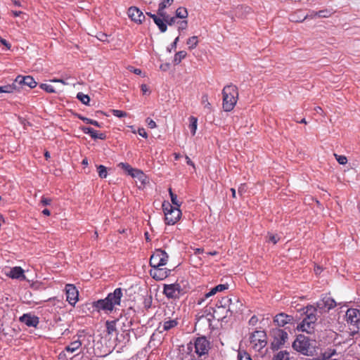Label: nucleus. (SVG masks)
Masks as SVG:
<instances>
[{
	"instance_id": "3",
	"label": "nucleus",
	"mask_w": 360,
	"mask_h": 360,
	"mask_svg": "<svg viewBox=\"0 0 360 360\" xmlns=\"http://www.w3.org/2000/svg\"><path fill=\"white\" fill-rule=\"evenodd\" d=\"M292 347L304 355L312 356L315 352V341L310 340L305 335H299L293 342Z\"/></svg>"
},
{
	"instance_id": "50",
	"label": "nucleus",
	"mask_w": 360,
	"mask_h": 360,
	"mask_svg": "<svg viewBox=\"0 0 360 360\" xmlns=\"http://www.w3.org/2000/svg\"><path fill=\"white\" fill-rule=\"evenodd\" d=\"M112 113L114 116H116L117 117H124L127 116V114L126 112L119 110H112Z\"/></svg>"
},
{
	"instance_id": "58",
	"label": "nucleus",
	"mask_w": 360,
	"mask_h": 360,
	"mask_svg": "<svg viewBox=\"0 0 360 360\" xmlns=\"http://www.w3.org/2000/svg\"><path fill=\"white\" fill-rule=\"evenodd\" d=\"M138 133H139V134L141 136H142L143 138H147L148 137V134H147L146 131H145V129L143 128L139 129Z\"/></svg>"
},
{
	"instance_id": "7",
	"label": "nucleus",
	"mask_w": 360,
	"mask_h": 360,
	"mask_svg": "<svg viewBox=\"0 0 360 360\" xmlns=\"http://www.w3.org/2000/svg\"><path fill=\"white\" fill-rule=\"evenodd\" d=\"M345 316L347 323L352 326L350 328L352 333H357L360 328V309L349 308L347 310Z\"/></svg>"
},
{
	"instance_id": "59",
	"label": "nucleus",
	"mask_w": 360,
	"mask_h": 360,
	"mask_svg": "<svg viewBox=\"0 0 360 360\" xmlns=\"http://www.w3.org/2000/svg\"><path fill=\"white\" fill-rule=\"evenodd\" d=\"M129 70L131 71V72H133L134 74L136 75H141V70L140 69H138V68H134V67H131L130 66L129 68Z\"/></svg>"
},
{
	"instance_id": "24",
	"label": "nucleus",
	"mask_w": 360,
	"mask_h": 360,
	"mask_svg": "<svg viewBox=\"0 0 360 360\" xmlns=\"http://www.w3.org/2000/svg\"><path fill=\"white\" fill-rule=\"evenodd\" d=\"M79 300V291L73 284L69 283V304L75 306Z\"/></svg>"
},
{
	"instance_id": "4",
	"label": "nucleus",
	"mask_w": 360,
	"mask_h": 360,
	"mask_svg": "<svg viewBox=\"0 0 360 360\" xmlns=\"http://www.w3.org/2000/svg\"><path fill=\"white\" fill-rule=\"evenodd\" d=\"M223 108L225 111L232 110L237 103L238 89L234 85L226 86L222 90Z\"/></svg>"
},
{
	"instance_id": "37",
	"label": "nucleus",
	"mask_w": 360,
	"mask_h": 360,
	"mask_svg": "<svg viewBox=\"0 0 360 360\" xmlns=\"http://www.w3.org/2000/svg\"><path fill=\"white\" fill-rule=\"evenodd\" d=\"M336 353L335 349H327L324 352L321 354V357H320L322 359L326 360H333V359H331V357L335 355Z\"/></svg>"
},
{
	"instance_id": "51",
	"label": "nucleus",
	"mask_w": 360,
	"mask_h": 360,
	"mask_svg": "<svg viewBox=\"0 0 360 360\" xmlns=\"http://www.w3.org/2000/svg\"><path fill=\"white\" fill-rule=\"evenodd\" d=\"M315 15H317L319 17H322V18H327L330 15V11H328L327 10H323V11H319V12H316Z\"/></svg>"
},
{
	"instance_id": "12",
	"label": "nucleus",
	"mask_w": 360,
	"mask_h": 360,
	"mask_svg": "<svg viewBox=\"0 0 360 360\" xmlns=\"http://www.w3.org/2000/svg\"><path fill=\"white\" fill-rule=\"evenodd\" d=\"M336 302L332 297L326 295L317 302L316 309L319 310L321 313L327 312L336 307Z\"/></svg>"
},
{
	"instance_id": "29",
	"label": "nucleus",
	"mask_w": 360,
	"mask_h": 360,
	"mask_svg": "<svg viewBox=\"0 0 360 360\" xmlns=\"http://www.w3.org/2000/svg\"><path fill=\"white\" fill-rule=\"evenodd\" d=\"M314 325L311 323L307 322V321L303 320L302 323L299 325L298 328L302 331H305L307 333H311L314 329Z\"/></svg>"
},
{
	"instance_id": "20",
	"label": "nucleus",
	"mask_w": 360,
	"mask_h": 360,
	"mask_svg": "<svg viewBox=\"0 0 360 360\" xmlns=\"http://www.w3.org/2000/svg\"><path fill=\"white\" fill-rule=\"evenodd\" d=\"M21 323H25L28 327L36 328L39 323V318L31 314H24L19 318Z\"/></svg>"
},
{
	"instance_id": "55",
	"label": "nucleus",
	"mask_w": 360,
	"mask_h": 360,
	"mask_svg": "<svg viewBox=\"0 0 360 360\" xmlns=\"http://www.w3.org/2000/svg\"><path fill=\"white\" fill-rule=\"evenodd\" d=\"M258 322V318L256 316H252L249 321L250 325L255 326Z\"/></svg>"
},
{
	"instance_id": "13",
	"label": "nucleus",
	"mask_w": 360,
	"mask_h": 360,
	"mask_svg": "<svg viewBox=\"0 0 360 360\" xmlns=\"http://www.w3.org/2000/svg\"><path fill=\"white\" fill-rule=\"evenodd\" d=\"M163 293L167 298L178 299L182 293V289L180 284L172 283L164 285Z\"/></svg>"
},
{
	"instance_id": "43",
	"label": "nucleus",
	"mask_w": 360,
	"mask_h": 360,
	"mask_svg": "<svg viewBox=\"0 0 360 360\" xmlns=\"http://www.w3.org/2000/svg\"><path fill=\"white\" fill-rule=\"evenodd\" d=\"M97 171L101 178H105L108 175L107 168L103 165L98 166Z\"/></svg>"
},
{
	"instance_id": "57",
	"label": "nucleus",
	"mask_w": 360,
	"mask_h": 360,
	"mask_svg": "<svg viewBox=\"0 0 360 360\" xmlns=\"http://www.w3.org/2000/svg\"><path fill=\"white\" fill-rule=\"evenodd\" d=\"M278 239L279 238L277 237L276 235H270L269 240L272 242L274 244H276L278 242Z\"/></svg>"
},
{
	"instance_id": "49",
	"label": "nucleus",
	"mask_w": 360,
	"mask_h": 360,
	"mask_svg": "<svg viewBox=\"0 0 360 360\" xmlns=\"http://www.w3.org/2000/svg\"><path fill=\"white\" fill-rule=\"evenodd\" d=\"M79 118L81 120H82L83 121L86 122L87 124H93L96 127H101V124L98 122L96 120H91V119H89L87 117H82V116H79Z\"/></svg>"
},
{
	"instance_id": "30",
	"label": "nucleus",
	"mask_w": 360,
	"mask_h": 360,
	"mask_svg": "<svg viewBox=\"0 0 360 360\" xmlns=\"http://www.w3.org/2000/svg\"><path fill=\"white\" fill-rule=\"evenodd\" d=\"M116 323L117 321H107L105 322L106 331L108 335L112 334L114 332H116Z\"/></svg>"
},
{
	"instance_id": "48",
	"label": "nucleus",
	"mask_w": 360,
	"mask_h": 360,
	"mask_svg": "<svg viewBox=\"0 0 360 360\" xmlns=\"http://www.w3.org/2000/svg\"><path fill=\"white\" fill-rule=\"evenodd\" d=\"M202 103L204 105L205 108H207L209 111H211V104L208 101L207 95L205 94L202 96Z\"/></svg>"
},
{
	"instance_id": "35",
	"label": "nucleus",
	"mask_w": 360,
	"mask_h": 360,
	"mask_svg": "<svg viewBox=\"0 0 360 360\" xmlns=\"http://www.w3.org/2000/svg\"><path fill=\"white\" fill-rule=\"evenodd\" d=\"M186 44L188 46V49L190 50H192V49H195L198 46V37L197 36H193V37L188 38V40H187Z\"/></svg>"
},
{
	"instance_id": "5",
	"label": "nucleus",
	"mask_w": 360,
	"mask_h": 360,
	"mask_svg": "<svg viewBox=\"0 0 360 360\" xmlns=\"http://www.w3.org/2000/svg\"><path fill=\"white\" fill-rule=\"evenodd\" d=\"M162 209L165 213V220L167 225H174L181 217V212L178 207H174L169 202L162 203Z\"/></svg>"
},
{
	"instance_id": "44",
	"label": "nucleus",
	"mask_w": 360,
	"mask_h": 360,
	"mask_svg": "<svg viewBox=\"0 0 360 360\" xmlns=\"http://www.w3.org/2000/svg\"><path fill=\"white\" fill-rule=\"evenodd\" d=\"M77 98L84 104L87 105L90 101V98L88 95L84 94L82 93H78L77 94Z\"/></svg>"
},
{
	"instance_id": "2",
	"label": "nucleus",
	"mask_w": 360,
	"mask_h": 360,
	"mask_svg": "<svg viewBox=\"0 0 360 360\" xmlns=\"http://www.w3.org/2000/svg\"><path fill=\"white\" fill-rule=\"evenodd\" d=\"M122 296V290L120 288H116L113 292L109 293L105 299L94 302L92 307L98 311L101 310L112 311L115 305H119L120 304Z\"/></svg>"
},
{
	"instance_id": "36",
	"label": "nucleus",
	"mask_w": 360,
	"mask_h": 360,
	"mask_svg": "<svg viewBox=\"0 0 360 360\" xmlns=\"http://www.w3.org/2000/svg\"><path fill=\"white\" fill-rule=\"evenodd\" d=\"M186 55L187 53L184 51L177 52L174 56V63L176 65L179 64L181 60L186 58Z\"/></svg>"
},
{
	"instance_id": "28",
	"label": "nucleus",
	"mask_w": 360,
	"mask_h": 360,
	"mask_svg": "<svg viewBox=\"0 0 360 360\" xmlns=\"http://www.w3.org/2000/svg\"><path fill=\"white\" fill-rule=\"evenodd\" d=\"M316 310L317 309L316 308H314L312 307H307L306 311L307 316L303 320L307 321V322L311 323L312 324H314L316 321V316L314 314V311Z\"/></svg>"
},
{
	"instance_id": "27",
	"label": "nucleus",
	"mask_w": 360,
	"mask_h": 360,
	"mask_svg": "<svg viewBox=\"0 0 360 360\" xmlns=\"http://www.w3.org/2000/svg\"><path fill=\"white\" fill-rule=\"evenodd\" d=\"M174 0H161V2L159 4L158 9V16H165V9L172 5Z\"/></svg>"
},
{
	"instance_id": "6",
	"label": "nucleus",
	"mask_w": 360,
	"mask_h": 360,
	"mask_svg": "<svg viewBox=\"0 0 360 360\" xmlns=\"http://www.w3.org/2000/svg\"><path fill=\"white\" fill-rule=\"evenodd\" d=\"M135 310L131 307L122 310L119 318L115 319L123 332L130 330L135 316Z\"/></svg>"
},
{
	"instance_id": "14",
	"label": "nucleus",
	"mask_w": 360,
	"mask_h": 360,
	"mask_svg": "<svg viewBox=\"0 0 360 360\" xmlns=\"http://www.w3.org/2000/svg\"><path fill=\"white\" fill-rule=\"evenodd\" d=\"M195 352L199 356L207 354L210 349V342L205 337L198 338L194 343Z\"/></svg>"
},
{
	"instance_id": "11",
	"label": "nucleus",
	"mask_w": 360,
	"mask_h": 360,
	"mask_svg": "<svg viewBox=\"0 0 360 360\" xmlns=\"http://www.w3.org/2000/svg\"><path fill=\"white\" fill-rule=\"evenodd\" d=\"M273 341L271 342V348L273 349H278L288 339V333L281 329H274L272 331Z\"/></svg>"
},
{
	"instance_id": "40",
	"label": "nucleus",
	"mask_w": 360,
	"mask_h": 360,
	"mask_svg": "<svg viewBox=\"0 0 360 360\" xmlns=\"http://www.w3.org/2000/svg\"><path fill=\"white\" fill-rule=\"evenodd\" d=\"M190 125L189 128L191 129L192 135H195L196 129H197V118L194 117H191L190 118Z\"/></svg>"
},
{
	"instance_id": "63",
	"label": "nucleus",
	"mask_w": 360,
	"mask_h": 360,
	"mask_svg": "<svg viewBox=\"0 0 360 360\" xmlns=\"http://www.w3.org/2000/svg\"><path fill=\"white\" fill-rule=\"evenodd\" d=\"M11 12L14 17H18L22 13V11H12Z\"/></svg>"
},
{
	"instance_id": "32",
	"label": "nucleus",
	"mask_w": 360,
	"mask_h": 360,
	"mask_svg": "<svg viewBox=\"0 0 360 360\" xmlns=\"http://www.w3.org/2000/svg\"><path fill=\"white\" fill-rule=\"evenodd\" d=\"M231 297H222L220 300L218 301L217 304V307L218 308H227L229 307V304H231Z\"/></svg>"
},
{
	"instance_id": "18",
	"label": "nucleus",
	"mask_w": 360,
	"mask_h": 360,
	"mask_svg": "<svg viewBox=\"0 0 360 360\" xmlns=\"http://www.w3.org/2000/svg\"><path fill=\"white\" fill-rule=\"evenodd\" d=\"M274 321L278 326L283 327L287 324H292L294 319L292 316L281 313L274 317Z\"/></svg>"
},
{
	"instance_id": "17",
	"label": "nucleus",
	"mask_w": 360,
	"mask_h": 360,
	"mask_svg": "<svg viewBox=\"0 0 360 360\" xmlns=\"http://www.w3.org/2000/svg\"><path fill=\"white\" fill-rule=\"evenodd\" d=\"M118 166L128 172L132 177L137 178L144 182V174L139 169L132 168L128 163L120 162Z\"/></svg>"
},
{
	"instance_id": "39",
	"label": "nucleus",
	"mask_w": 360,
	"mask_h": 360,
	"mask_svg": "<svg viewBox=\"0 0 360 360\" xmlns=\"http://www.w3.org/2000/svg\"><path fill=\"white\" fill-rule=\"evenodd\" d=\"M188 16V11L186 8L180 7L176 11V17L179 18H186Z\"/></svg>"
},
{
	"instance_id": "52",
	"label": "nucleus",
	"mask_w": 360,
	"mask_h": 360,
	"mask_svg": "<svg viewBox=\"0 0 360 360\" xmlns=\"http://www.w3.org/2000/svg\"><path fill=\"white\" fill-rule=\"evenodd\" d=\"M96 37L98 40L101 41H105L107 39V34L103 32L98 33Z\"/></svg>"
},
{
	"instance_id": "34",
	"label": "nucleus",
	"mask_w": 360,
	"mask_h": 360,
	"mask_svg": "<svg viewBox=\"0 0 360 360\" xmlns=\"http://www.w3.org/2000/svg\"><path fill=\"white\" fill-rule=\"evenodd\" d=\"M15 90H16V86L15 83L0 86V94L13 93Z\"/></svg>"
},
{
	"instance_id": "56",
	"label": "nucleus",
	"mask_w": 360,
	"mask_h": 360,
	"mask_svg": "<svg viewBox=\"0 0 360 360\" xmlns=\"http://www.w3.org/2000/svg\"><path fill=\"white\" fill-rule=\"evenodd\" d=\"M51 202V200L48 198L43 197L41 200V203L43 205H50Z\"/></svg>"
},
{
	"instance_id": "21",
	"label": "nucleus",
	"mask_w": 360,
	"mask_h": 360,
	"mask_svg": "<svg viewBox=\"0 0 360 360\" xmlns=\"http://www.w3.org/2000/svg\"><path fill=\"white\" fill-rule=\"evenodd\" d=\"M169 270L165 268H153L150 270V276L156 281H161L167 278L169 274Z\"/></svg>"
},
{
	"instance_id": "45",
	"label": "nucleus",
	"mask_w": 360,
	"mask_h": 360,
	"mask_svg": "<svg viewBox=\"0 0 360 360\" xmlns=\"http://www.w3.org/2000/svg\"><path fill=\"white\" fill-rule=\"evenodd\" d=\"M238 360H252L250 355L245 351H239L238 354Z\"/></svg>"
},
{
	"instance_id": "62",
	"label": "nucleus",
	"mask_w": 360,
	"mask_h": 360,
	"mask_svg": "<svg viewBox=\"0 0 360 360\" xmlns=\"http://www.w3.org/2000/svg\"><path fill=\"white\" fill-rule=\"evenodd\" d=\"M141 89L143 94H146L149 91L146 84H141Z\"/></svg>"
},
{
	"instance_id": "31",
	"label": "nucleus",
	"mask_w": 360,
	"mask_h": 360,
	"mask_svg": "<svg viewBox=\"0 0 360 360\" xmlns=\"http://www.w3.org/2000/svg\"><path fill=\"white\" fill-rule=\"evenodd\" d=\"M162 17L154 18V22L158 25V28L162 32L167 31V27L164 19H161Z\"/></svg>"
},
{
	"instance_id": "19",
	"label": "nucleus",
	"mask_w": 360,
	"mask_h": 360,
	"mask_svg": "<svg viewBox=\"0 0 360 360\" xmlns=\"http://www.w3.org/2000/svg\"><path fill=\"white\" fill-rule=\"evenodd\" d=\"M82 342L79 339L75 340L69 344V353H72L77 351H79L77 354H75L72 357H69L70 359H75V360H79L82 358V354H81L82 351Z\"/></svg>"
},
{
	"instance_id": "53",
	"label": "nucleus",
	"mask_w": 360,
	"mask_h": 360,
	"mask_svg": "<svg viewBox=\"0 0 360 360\" xmlns=\"http://www.w3.org/2000/svg\"><path fill=\"white\" fill-rule=\"evenodd\" d=\"M146 122L148 123V126L149 128L154 129L156 127V123L153 120H151L150 118H147Z\"/></svg>"
},
{
	"instance_id": "25",
	"label": "nucleus",
	"mask_w": 360,
	"mask_h": 360,
	"mask_svg": "<svg viewBox=\"0 0 360 360\" xmlns=\"http://www.w3.org/2000/svg\"><path fill=\"white\" fill-rule=\"evenodd\" d=\"M82 130L84 134H89L94 139L105 140L106 139V135L104 133H98L91 127H83Z\"/></svg>"
},
{
	"instance_id": "46",
	"label": "nucleus",
	"mask_w": 360,
	"mask_h": 360,
	"mask_svg": "<svg viewBox=\"0 0 360 360\" xmlns=\"http://www.w3.org/2000/svg\"><path fill=\"white\" fill-rule=\"evenodd\" d=\"M333 155L340 165H344L347 163V158L346 156L338 155L336 153H334Z\"/></svg>"
},
{
	"instance_id": "1",
	"label": "nucleus",
	"mask_w": 360,
	"mask_h": 360,
	"mask_svg": "<svg viewBox=\"0 0 360 360\" xmlns=\"http://www.w3.org/2000/svg\"><path fill=\"white\" fill-rule=\"evenodd\" d=\"M180 320L179 310L176 311L174 307L167 306L164 309L162 321L159 323L158 330L162 333L176 328Z\"/></svg>"
},
{
	"instance_id": "15",
	"label": "nucleus",
	"mask_w": 360,
	"mask_h": 360,
	"mask_svg": "<svg viewBox=\"0 0 360 360\" xmlns=\"http://www.w3.org/2000/svg\"><path fill=\"white\" fill-rule=\"evenodd\" d=\"M15 84V86H16V89L18 88H19V86H28L31 89L32 88H34L37 83L35 82V80L34 79V78L31 76H22V75H18L14 82Z\"/></svg>"
},
{
	"instance_id": "9",
	"label": "nucleus",
	"mask_w": 360,
	"mask_h": 360,
	"mask_svg": "<svg viewBox=\"0 0 360 360\" xmlns=\"http://www.w3.org/2000/svg\"><path fill=\"white\" fill-rule=\"evenodd\" d=\"M168 255L161 249L156 250L150 258V265L153 268L160 267L167 264Z\"/></svg>"
},
{
	"instance_id": "60",
	"label": "nucleus",
	"mask_w": 360,
	"mask_h": 360,
	"mask_svg": "<svg viewBox=\"0 0 360 360\" xmlns=\"http://www.w3.org/2000/svg\"><path fill=\"white\" fill-rule=\"evenodd\" d=\"M0 340H3V341L8 342V341H11L12 338H8V333H3V337L0 338Z\"/></svg>"
},
{
	"instance_id": "61",
	"label": "nucleus",
	"mask_w": 360,
	"mask_h": 360,
	"mask_svg": "<svg viewBox=\"0 0 360 360\" xmlns=\"http://www.w3.org/2000/svg\"><path fill=\"white\" fill-rule=\"evenodd\" d=\"M1 43L2 44H4V46H6L7 47L8 49H10L11 48V44L4 39H1L0 40Z\"/></svg>"
},
{
	"instance_id": "64",
	"label": "nucleus",
	"mask_w": 360,
	"mask_h": 360,
	"mask_svg": "<svg viewBox=\"0 0 360 360\" xmlns=\"http://www.w3.org/2000/svg\"><path fill=\"white\" fill-rule=\"evenodd\" d=\"M314 271L316 274H319L322 271V269L319 266H317L314 268Z\"/></svg>"
},
{
	"instance_id": "38",
	"label": "nucleus",
	"mask_w": 360,
	"mask_h": 360,
	"mask_svg": "<svg viewBox=\"0 0 360 360\" xmlns=\"http://www.w3.org/2000/svg\"><path fill=\"white\" fill-rule=\"evenodd\" d=\"M336 353L335 349H327L324 352L321 354V357H320L322 359L326 360H333V359H331V357L335 355Z\"/></svg>"
},
{
	"instance_id": "54",
	"label": "nucleus",
	"mask_w": 360,
	"mask_h": 360,
	"mask_svg": "<svg viewBox=\"0 0 360 360\" xmlns=\"http://www.w3.org/2000/svg\"><path fill=\"white\" fill-rule=\"evenodd\" d=\"M188 26V22L187 20H184L180 22L179 26V30H186Z\"/></svg>"
},
{
	"instance_id": "8",
	"label": "nucleus",
	"mask_w": 360,
	"mask_h": 360,
	"mask_svg": "<svg viewBox=\"0 0 360 360\" xmlns=\"http://www.w3.org/2000/svg\"><path fill=\"white\" fill-rule=\"evenodd\" d=\"M266 334L264 330H256L250 337V344L257 351H260L266 345Z\"/></svg>"
},
{
	"instance_id": "22",
	"label": "nucleus",
	"mask_w": 360,
	"mask_h": 360,
	"mask_svg": "<svg viewBox=\"0 0 360 360\" xmlns=\"http://www.w3.org/2000/svg\"><path fill=\"white\" fill-rule=\"evenodd\" d=\"M228 288V285L227 284H219L217 286H215L214 288H213L212 289H211V290L208 292H207L206 294H205L204 297H202V298H200L198 300V304H202V303L205 301V299L211 297V296H213L214 295H215L217 292H221L226 289Z\"/></svg>"
},
{
	"instance_id": "26",
	"label": "nucleus",
	"mask_w": 360,
	"mask_h": 360,
	"mask_svg": "<svg viewBox=\"0 0 360 360\" xmlns=\"http://www.w3.org/2000/svg\"><path fill=\"white\" fill-rule=\"evenodd\" d=\"M242 307L243 304L237 297H234L231 298V304H229L227 311H229L231 314H236L241 311Z\"/></svg>"
},
{
	"instance_id": "10",
	"label": "nucleus",
	"mask_w": 360,
	"mask_h": 360,
	"mask_svg": "<svg viewBox=\"0 0 360 360\" xmlns=\"http://www.w3.org/2000/svg\"><path fill=\"white\" fill-rule=\"evenodd\" d=\"M214 309L211 307L198 312L195 316L196 323L211 326V322L214 319Z\"/></svg>"
},
{
	"instance_id": "33",
	"label": "nucleus",
	"mask_w": 360,
	"mask_h": 360,
	"mask_svg": "<svg viewBox=\"0 0 360 360\" xmlns=\"http://www.w3.org/2000/svg\"><path fill=\"white\" fill-rule=\"evenodd\" d=\"M273 360H292L290 357V354L286 351L279 352L273 359Z\"/></svg>"
},
{
	"instance_id": "42",
	"label": "nucleus",
	"mask_w": 360,
	"mask_h": 360,
	"mask_svg": "<svg viewBox=\"0 0 360 360\" xmlns=\"http://www.w3.org/2000/svg\"><path fill=\"white\" fill-rule=\"evenodd\" d=\"M169 193L172 204L176 206L175 207L179 208L181 205V203L177 200V195L172 192V188L169 189Z\"/></svg>"
},
{
	"instance_id": "23",
	"label": "nucleus",
	"mask_w": 360,
	"mask_h": 360,
	"mask_svg": "<svg viewBox=\"0 0 360 360\" xmlns=\"http://www.w3.org/2000/svg\"><path fill=\"white\" fill-rule=\"evenodd\" d=\"M6 275L13 279L25 280L24 270L20 266H15L10 269Z\"/></svg>"
},
{
	"instance_id": "16",
	"label": "nucleus",
	"mask_w": 360,
	"mask_h": 360,
	"mask_svg": "<svg viewBox=\"0 0 360 360\" xmlns=\"http://www.w3.org/2000/svg\"><path fill=\"white\" fill-rule=\"evenodd\" d=\"M128 16L136 23L141 24L145 20L143 12L136 6H131L127 11Z\"/></svg>"
},
{
	"instance_id": "41",
	"label": "nucleus",
	"mask_w": 360,
	"mask_h": 360,
	"mask_svg": "<svg viewBox=\"0 0 360 360\" xmlns=\"http://www.w3.org/2000/svg\"><path fill=\"white\" fill-rule=\"evenodd\" d=\"M39 86L48 93L57 92L56 87L50 84H41Z\"/></svg>"
},
{
	"instance_id": "47",
	"label": "nucleus",
	"mask_w": 360,
	"mask_h": 360,
	"mask_svg": "<svg viewBox=\"0 0 360 360\" xmlns=\"http://www.w3.org/2000/svg\"><path fill=\"white\" fill-rule=\"evenodd\" d=\"M161 17L164 19L165 23H167L169 25H172L176 22V16L175 17H169L168 15H167L166 13H165V16H161Z\"/></svg>"
}]
</instances>
